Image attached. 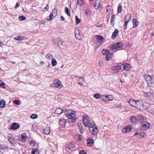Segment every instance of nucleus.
<instances>
[{
	"mask_svg": "<svg viewBox=\"0 0 154 154\" xmlns=\"http://www.w3.org/2000/svg\"><path fill=\"white\" fill-rule=\"evenodd\" d=\"M65 115L68 118L71 120V122L73 123L75 122L77 119L76 117V113L75 111L70 109L66 110L65 112Z\"/></svg>",
	"mask_w": 154,
	"mask_h": 154,
	"instance_id": "nucleus-1",
	"label": "nucleus"
},
{
	"mask_svg": "<svg viewBox=\"0 0 154 154\" xmlns=\"http://www.w3.org/2000/svg\"><path fill=\"white\" fill-rule=\"evenodd\" d=\"M146 104V103H143V101L141 100L137 101L135 107L138 110H143L146 109L148 107V105L145 106V105Z\"/></svg>",
	"mask_w": 154,
	"mask_h": 154,
	"instance_id": "nucleus-2",
	"label": "nucleus"
},
{
	"mask_svg": "<svg viewBox=\"0 0 154 154\" xmlns=\"http://www.w3.org/2000/svg\"><path fill=\"white\" fill-rule=\"evenodd\" d=\"M52 87L56 88L58 89H61L63 87L61 82L58 79L53 80V83L51 85Z\"/></svg>",
	"mask_w": 154,
	"mask_h": 154,
	"instance_id": "nucleus-3",
	"label": "nucleus"
},
{
	"mask_svg": "<svg viewBox=\"0 0 154 154\" xmlns=\"http://www.w3.org/2000/svg\"><path fill=\"white\" fill-rule=\"evenodd\" d=\"M144 77L149 86H152L154 85V82L152 79L151 76L146 74L144 75Z\"/></svg>",
	"mask_w": 154,
	"mask_h": 154,
	"instance_id": "nucleus-4",
	"label": "nucleus"
},
{
	"mask_svg": "<svg viewBox=\"0 0 154 154\" xmlns=\"http://www.w3.org/2000/svg\"><path fill=\"white\" fill-rule=\"evenodd\" d=\"M123 46L122 43V42H117L112 45L110 47L111 50H113L114 49H117L122 47Z\"/></svg>",
	"mask_w": 154,
	"mask_h": 154,
	"instance_id": "nucleus-5",
	"label": "nucleus"
},
{
	"mask_svg": "<svg viewBox=\"0 0 154 154\" xmlns=\"http://www.w3.org/2000/svg\"><path fill=\"white\" fill-rule=\"evenodd\" d=\"M91 119L87 115H84L82 117L83 122L85 126H88L89 123H91Z\"/></svg>",
	"mask_w": 154,
	"mask_h": 154,
	"instance_id": "nucleus-6",
	"label": "nucleus"
},
{
	"mask_svg": "<svg viewBox=\"0 0 154 154\" xmlns=\"http://www.w3.org/2000/svg\"><path fill=\"white\" fill-rule=\"evenodd\" d=\"M113 99V97L112 95L103 96L101 98V100L105 102L110 101Z\"/></svg>",
	"mask_w": 154,
	"mask_h": 154,
	"instance_id": "nucleus-7",
	"label": "nucleus"
},
{
	"mask_svg": "<svg viewBox=\"0 0 154 154\" xmlns=\"http://www.w3.org/2000/svg\"><path fill=\"white\" fill-rule=\"evenodd\" d=\"M122 70L128 71L130 69L131 66L130 64L128 63H126L125 65L122 64L121 65Z\"/></svg>",
	"mask_w": 154,
	"mask_h": 154,
	"instance_id": "nucleus-8",
	"label": "nucleus"
},
{
	"mask_svg": "<svg viewBox=\"0 0 154 154\" xmlns=\"http://www.w3.org/2000/svg\"><path fill=\"white\" fill-rule=\"evenodd\" d=\"M112 69L113 71V73H117L119 71L120 69L122 70L121 66H119L118 65H117L113 66V67Z\"/></svg>",
	"mask_w": 154,
	"mask_h": 154,
	"instance_id": "nucleus-9",
	"label": "nucleus"
},
{
	"mask_svg": "<svg viewBox=\"0 0 154 154\" xmlns=\"http://www.w3.org/2000/svg\"><path fill=\"white\" fill-rule=\"evenodd\" d=\"M89 130L91 133L94 135L96 134L97 133V129L96 125H95V127L94 128H89Z\"/></svg>",
	"mask_w": 154,
	"mask_h": 154,
	"instance_id": "nucleus-10",
	"label": "nucleus"
},
{
	"mask_svg": "<svg viewBox=\"0 0 154 154\" xmlns=\"http://www.w3.org/2000/svg\"><path fill=\"white\" fill-rule=\"evenodd\" d=\"M9 142L13 145L15 143V140L14 139L13 135L11 134H10L8 137Z\"/></svg>",
	"mask_w": 154,
	"mask_h": 154,
	"instance_id": "nucleus-11",
	"label": "nucleus"
},
{
	"mask_svg": "<svg viewBox=\"0 0 154 154\" xmlns=\"http://www.w3.org/2000/svg\"><path fill=\"white\" fill-rule=\"evenodd\" d=\"M87 145L89 146H92L94 144V140L91 137H89L87 140Z\"/></svg>",
	"mask_w": 154,
	"mask_h": 154,
	"instance_id": "nucleus-12",
	"label": "nucleus"
},
{
	"mask_svg": "<svg viewBox=\"0 0 154 154\" xmlns=\"http://www.w3.org/2000/svg\"><path fill=\"white\" fill-rule=\"evenodd\" d=\"M96 39L98 42L100 43L101 44L103 42V38L101 35H97L96 37Z\"/></svg>",
	"mask_w": 154,
	"mask_h": 154,
	"instance_id": "nucleus-13",
	"label": "nucleus"
},
{
	"mask_svg": "<svg viewBox=\"0 0 154 154\" xmlns=\"http://www.w3.org/2000/svg\"><path fill=\"white\" fill-rule=\"evenodd\" d=\"M101 2L100 0H96L95 2L94 7L96 9H97L100 7Z\"/></svg>",
	"mask_w": 154,
	"mask_h": 154,
	"instance_id": "nucleus-14",
	"label": "nucleus"
},
{
	"mask_svg": "<svg viewBox=\"0 0 154 154\" xmlns=\"http://www.w3.org/2000/svg\"><path fill=\"white\" fill-rule=\"evenodd\" d=\"M66 120L63 118H61L60 119V125L62 128H63L65 127L66 123Z\"/></svg>",
	"mask_w": 154,
	"mask_h": 154,
	"instance_id": "nucleus-15",
	"label": "nucleus"
},
{
	"mask_svg": "<svg viewBox=\"0 0 154 154\" xmlns=\"http://www.w3.org/2000/svg\"><path fill=\"white\" fill-rule=\"evenodd\" d=\"M19 139L20 141L25 142L27 139L26 135L25 134H23L20 137Z\"/></svg>",
	"mask_w": 154,
	"mask_h": 154,
	"instance_id": "nucleus-16",
	"label": "nucleus"
},
{
	"mask_svg": "<svg viewBox=\"0 0 154 154\" xmlns=\"http://www.w3.org/2000/svg\"><path fill=\"white\" fill-rule=\"evenodd\" d=\"M119 31L118 29H116L112 33L111 38L112 39H115L117 36Z\"/></svg>",
	"mask_w": 154,
	"mask_h": 154,
	"instance_id": "nucleus-17",
	"label": "nucleus"
},
{
	"mask_svg": "<svg viewBox=\"0 0 154 154\" xmlns=\"http://www.w3.org/2000/svg\"><path fill=\"white\" fill-rule=\"evenodd\" d=\"M149 123L146 122V123H144L141 125V128L143 129L146 130L149 128Z\"/></svg>",
	"mask_w": 154,
	"mask_h": 154,
	"instance_id": "nucleus-18",
	"label": "nucleus"
},
{
	"mask_svg": "<svg viewBox=\"0 0 154 154\" xmlns=\"http://www.w3.org/2000/svg\"><path fill=\"white\" fill-rule=\"evenodd\" d=\"M78 80H79L78 84L80 85L81 86H83L84 84L83 77H79V79Z\"/></svg>",
	"mask_w": 154,
	"mask_h": 154,
	"instance_id": "nucleus-19",
	"label": "nucleus"
},
{
	"mask_svg": "<svg viewBox=\"0 0 154 154\" xmlns=\"http://www.w3.org/2000/svg\"><path fill=\"white\" fill-rule=\"evenodd\" d=\"M43 133L46 135L49 134L50 133V128L49 127H46L43 130Z\"/></svg>",
	"mask_w": 154,
	"mask_h": 154,
	"instance_id": "nucleus-20",
	"label": "nucleus"
},
{
	"mask_svg": "<svg viewBox=\"0 0 154 154\" xmlns=\"http://www.w3.org/2000/svg\"><path fill=\"white\" fill-rule=\"evenodd\" d=\"M137 121H139L140 122H143L144 120L143 117L140 115H139L136 116Z\"/></svg>",
	"mask_w": 154,
	"mask_h": 154,
	"instance_id": "nucleus-21",
	"label": "nucleus"
},
{
	"mask_svg": "<svg viewBox=\"0 0 154 154\" xmlns=\"http://www.w3.org/2000/svg\"><path fill=\"white\" fill-rule=\"evenodd\" d=\"M128 102L131 106L135 107L137 101L133 99H131Z\"/></svg>",
	"mask_w": 154,
	"mask_h": 154,
	"instance_id": "nucleus-22",
	"label": "nucleus"
},
{
	"mask_svg": "<svg viewBox=\"0 0 154 154\" xmlns=\"http://www.w3.org/2000/svg\"><path fill=\"white\" fill-rule=\"evenodd\" d=\"M12 127L13 129L16 130L19 128V125L17 123H14L12 124Z\"/></svg>",
	"mask_w": 154,
	"mask_h": 154,
	"instance_id": "nucleus-23",
	"label": "nucleus"
},
{
	"mask_svg": "<svg viewBox=\"0 0 154 154\" xmlns=\"http://www.w3.org/2000/svg\"><path fill=\"white\" fill-rule=\"evenodd\" d=\"M130 122L133 124H134L137 121L136 117L134 116H133L131 117V118L130 119Z\"/></svg>",
	"mask_w": 154,
	"mask_h": 154,
	"instance_id": "nucleus-24",
	"label": "nucleus"
},
{
	"mask_svg": "<svg viewBox=\"0 0 154 154\" xmlns=\"http://www.w3.org/2000/svg\"><path fill=\"white\" fill-rule=\"evenodd\" d=\"M63 112V110L62 109L60 108H57L56 109L55 113L57 114H60L62 113Z\"/></svg>",
	"mask_w": 154,
	"mask_h": 154,
	"instance_id": "nucleus-25",
	"label": "nucleus"
},
{
	"mask_svg": "<svg viewBox=\"0 0 154 154\" xmlns=\"http://www.w3.org/2000/svg\"><path fill=\"white\" fill-rule=\"evenodd\" d=\"M78 127L79 128V130L80 133L82 134L83 133L84 131L83 128L81 124V123L79 124L78 123Z\"/></svg>",
	"mask_w": 154,
	"mask_h": 154,
	"instance_id": "nucleus-26",
	"label": "nucleus"
},
{
	"mask_svg": "<svg viewBox=\"0 0 154 154\" xmlns=\"http://www.w3.org/2000/svg\"><path fill=\"white\" fill-rule=\"evenodd\" d=\"M5 102L4 100H2L0 101V107L1 108H4L5 107Z\"/></svg>",
	"mask_w": 154,
	"mask_h": 154,
	"instance_id": "nucleus-27",
	"label": "nucleus"
},
{
	"mask_svg": "<svg viewBox=\"0 0 154 154\" xmlns=\"http://www.w3.org/2000/svg\"><path fill=\"white\" fill-rule=\"evenodd\" d=\"M25 38V37L23 36H17L15 38H14V39L17 41H21L22 40L24 39V38Z\"/></svg>",
	"mask_w": 154,
	"mask_h": 154,
	"instance_id": "nucleus-28",
	"label": "nucleus"
},
{
	"mask_svg": "<svg viewBox=\"0 0 154 154\" xmlns=\"http://www.w3.org/2000/svg\"><path fill=\"white\" fill-rule=\"evenodd\" d=\"M102 52L103 54L107 55L109 54L110 51L107 49H103Z\"/></svg>",
	"mask_w": 154,
	"mask_h": 154,
	"instance_id": "nucleus-29",
	"label": "nucleus"
},
{
	"mask_svg": "<svg viewBox=\"0 0 154 154\" xmlns=\"http://www.w3.org/2000/svg\"><path fill=\"white\" fill-rule=\"evenodd\" d=\"M84 12L87 16H88L91 14V11L89 9H85L84 11Z\"/></svg>",
	"mask_w": 154,
	"mask_h": 154,
	"instance_id": "nucleus-30",
	"label": "nucleus"
},
{
	"mask_svg": "<svg viewBox=\"0 0 154 154\" xmlns=\"http://www.w3.org/2000/svg\"><path fill=\"white\" fill-rule=\"evenodd\" d=\"M46 58L48 60H51L53 59V55L50 54H48L46 55Z\"/></svg>",
	"mask_w": 154,
	"mask_h": 154,
	"instance_id": "nucleus-31",
	"label": "nucleus"
},
{
	"mask_svg": "<svg viewBox=\"0 0 154 154\" xmlns=\"http://www.w3.org/2000/svg\"><path fill=\"white\" fill-rule=\"evenodd\" d=\"M131 15L130 14H127L125 17V20H127L129 21V19L131 18Z\"/></svg>",
	"mask_w": 154,
	"mask_h": 154,
	"instance_id": "nucleus-32",
	"label": "nucleus"
},
{
	"mask_svg": "<svg viewBox=\"0 0 154 154\" xmlns=\"http://www.w3.org/2000/svg\"><path fill=\"white\" fill-rule=\"evenodd\" d=\"M94 97L96 99H99L100 98H101L102 97V96L98 93H96L94 94Z\"/></svg>",
	"mask_w": 154,
	"mask_h": 154,
	"instance_id": "nucleus-33",
	"label": "nucleus"
},
{
	"mask_svg": "<svg viewBox=\"0 0 154 154\" xmlns=\"http://www.w3.org/2000/svg\"><path fill=\"white\" fill-rule=\"evenodd\" d=\"M55 17V16H54L53 14L51 13L49 16V18L48 19V17L47 18H46V19L48 21H50L51 20Z\"/></svg>",
	"mask_w": 154,
	"mask_h": 154,
	"instance_id": "nucleus-34",
	"label": "nucleus"
},
{
	"mask_svg": "<svg viewBox=\"0 0 154 154\" xmlns=\"http://www.w3.org/2000/svg\"><path fill=\"white\" fill-rule=\"evenodd\" d=\"M83 37V35L82 33L79 32L78 35V39L81 40Z\"/></svg>",
	"mask_w": 154,
	"mask_h": 154,
	"instance_id": "nucleus-35",
	"label": "nucleus"
},
{
	"mask_svg": "<svg viewBox=\"0 0 154 154\" xmlns=\"http://www.w3.org/2000/svg\"><path fill=\"white\" fill-rule=\"evenodd\" d=\"M95 125H96L94 123H91V122L90 123H89L88 124V126H86V127H88L89 128H94V126H95Z\"/></svg>",
	"mask_w": 154,
	"mask_h": 154,
	"instance_id": "nucleus-36",
	"label": "nucleus"
},
{
	"mask_svg": "<svg viewBox=\"0 0 154 154\" xmlns=\"http://www.w3.org/2000/svg\"><path fill=\"white\" fill-rule=\"evenodd\" d=\"M75 147L74 143H69L68 144V148L69 149Z\"/></svg>",
	"mask_w": 154,
	"mask_h": 154,
	"instance_id": "nucleus-37",
	"label": "nucleus"
},
{
	"mask_svg": "<svg viewBox=\"0 0 154 154\" xmlns=\"http://www.w3.org/2000/svg\"><path fill=\"white\" fill-rule=\"evenodd\" d=\"M70 6L71 8L74 9L75 11H76V8H77V5L75 4V5H74L73 4V2H72L71 3Z\"/></svg>",
	"mask_w": 154,
	"mask_h": 154,
	"instance_id": "nucleus-38",
	"label": "nucleus"
},
{
	"mask_svg": "<svg viewBox=\"0 0 154 154\" xmlns=\"http://www.w3.org/2000/svg\"><path fill=\"white\" fill-rule=\"evenodd\" d=\"M51 60L52 65L54 66H56L57 64V62L56 60L55 59H53Z\"/></svg>",
	"mask_w": 154,
	"mask_h": 154,
	"instance_id": "nucleus-39",
	"label": "nucleus"
},
{
	"mask_svg": "<svg viewBox=\"0 0 154 154\" xmlns=\"http://www.w3.org/2000/svg\"><path fill=\"white\" fill-rule=\"evenodd\" d=\"M133 27L134 28H135L137 26V23H138L137 20L135 19L134 18L133 20Z\"/></svg>",
	"mask_w": 154,
	"mask_h": 154,
	"instance_id": "nucleus-40",
	"label": "nucleus"
},
{
	"mask_svg": "<svg viewBox=\"0 0 154 154\" xmlns=\"http://www.w3.org/2000/svg\"><path fill=\"white\" fill-rule=\"evenodd\" d=\"M51 13L53 14L54 16H56L57 14V10L56 9L54 8L52 10Z\"/></svg>",
	"mask_w": 154,
	"mask_h": 154,
	"instance_id": "nucleus-41",
	"label": "nucleus"
},
{
	"mask_svg": "<svg viewBox=\"0 0 154 154\" xmlns=\"http://www.w3.org/2000/svg\"><path fill=\"white\" fill-rule=\"evenodd\" d=\"M38 154V149L37 148H35L33 149L32 150V154Z\"/></svg>",
	"mask_w": 154,
	"mask_h": 154,
	"instance_id": "nucleus-42",
	"label": "nucleus"
},
{
	"mask_svg": "<svg viewBox=\"0 0 154 154\" xmlns=\"http://www.w3.org/2000/svg\"><path fill=\"white\" fill-rule=\"evenodd\" d=\"M65 13L67 14L68 16L70 15V11L69 10L68 8L66 7L64 10Z\"/></svg>",
	"mask_w": 154,
	"mask_h": 154,
	"instance_id": "nucleus-43",
	"label": "nucleus"
},
{
	"mask_svg": "<svg viewBox=\"0 0 154 154\" xmlns=\"http://www.w3.org/2000/svg\"><path fill=\"white\" fill-rule=\"evenodd\" d=\"M122 9V7L121 5L118 6L117 9V13H120L121 12Z\"/></svg>",
	"mask_w": 154,
	"mask_h": 154,
	"instance_id": "nucleus-44",
	"label": "nucleus"
},
{
	"mask_svg": "<svg viewBox=\"0 0 154 154\" xmlns=\"http://www.w3.org/2000/svg\"><path fill=\"white\" fill-rule=\"evenodd\" d=\"M57 43H58V45L59 44L62 45L63 43V40L61 38H58L57 39Z\"/></svg>",
	"mask_w": 154,
	"mask_h": 154,
	"instance_id": "nucleus-45",
	"label": "nucleus"
},
{
	"mask_svg": "<svg viewBox=\"0 0 154 154\" xmlns=\"http://www.w3.org/2000/svg\"><path fill=\"white\" fill-rule=\"evenodd\" d=\"M131 129V128L130 126H128L126 128V131H125L127 132H130Z\"/></svg>",
	"mask_w": 154,
	"mask_h": 154,
	"instance_id": "nucleus-46",
	"label": "nucleus"
},
{
	"mask_svg": "<svg viewBox=\"0 0 154 154\" xmlns=\"http://www.w3.org/2000/svg\"><path fill=\"white\" fill-rule=\"evenodd\" d=\"M26 18V17L24 16H21L19 17V20L21 21L25 20Z\"/></svg>",
	"mask_w": 154,
	"mask_h": 154,
	"instance_id": "nucleus-47",
	"label": "nucleus"
},
{
	"mask_svg": "<svg viewBox=\"0 0 154 154\" xmlns=\"http://www.w3.org/2000/svg\"><path fill=\"white\" fill-rule=\"evenodd\" d=\"M38 116L35 114H33L31 115L30 116V118L32 119H35L37 118Z\"/></svg>",
	"mask_w": 154,
	"mask_h": 154,
	"instance_id": "nucleus-48",
	"label": "nucleus"
},
{
	"mask_svg": "<svg viewBox=\"0 0 154 154\" xmlns=\"http://www.w3.org/2000/svg\"><path fill=\"white\" fill-rule=\"evenodd\" d=\"M112 8V7L111 6H109V5H107L106 7V11L107 12H109V11H110L111 9Z\"/></svg>",
	"mask_w": 154,
	"mask_h": 154,
	"instance_id": "nucleus-49",
	"label": "nucleus"
},
{
	"mask_svg": "<svg viewBox=\"0 0 154 154\" xmlns=\"http://www.w3.org/2000/svg\"><path fill=\"white\" fill-rule=\"evenodd\" d=\"M52 43L53 44V45L55 46H58V44L57 43V42H56V41L54 40H52Z\"/></svg>",
	"mask_w": 154,
	"mask_h": 154,
	"instance_id": "nucleus-50",
	"label": "nucleus"
},
{
	"mask_svg": "<svg viewBox=\"0 0 154 154\" xmlns=\"http://www.w3.org/2000/svg\"><path fill=\"white\" fill-rule=\"evenodd\" d=\"M83 4V0H78V4H80L81 5H82Z\"/></svg>",
	"mask_w": 154,
	"mask_h": 154,
	"instance_id": "nucleus-51",
	"label": "nucleus"
},
{
	"mask_svg": "<svg viewBox=\"0 0 154 154\" xmlns=\"http://www.w3.org/2000/svg\"><path fill=\"white\" fill-rule=\"evenodd\" d=\"M13 103L14 104L17 105H19L20 104V102L18 100H14L13 102Z\"/></svg>",
	"mask_w": 154,
	"mask_h": 154,
	"instance_id": "nucleus-52",
	"label": "nucleus"
},
{
	"mask_svg": "<svg viewBox=\"0 0 154 154\" xmlns=\"http://www.w3.org/2000/svg\"><path fill=\"white\" fill-rule=\"evenodd\" d=\"M111 57L112 56H111V55L106 56V60H110L112 58Z\"/></svg>",
	"mask_w": 154,
	"mask_h": 154,
	"instance_id": "nucleus-53",
	"label": "nucleus"
},
{
	"mask_svg": "<svg viewBox=\"0 0 154 154\" xmlns=\"http://www.w3.org/2000/svg\"><path fill=\"white\" fill-rule=\"evenodd\" d=\"M135 135L136 137H138V138L141 137V135L139 133H138L137 132H136Z\"/></svg>",
	"mask_w": 154,
	"mask_h": 154,
	"instance_id": "nucleus-54",
	"label": "nucleus"
},
{
	"mask_svg": "<svg viewBox=\"0 0 154 154\" xmlns=\"http://www.w3.org/2000/svg\"><path fill=\"white\" fill-rule=\"evenodd\" d=\"M79 154H87V153L86 151L83 150L79 152Z\"/></svg>",
	"mask_w": 154,
	"mask_h": 154,
	"instance_id": "nucleus-55",
	"label": "nucleus"
},
{
	"mask_svg": "<svg viewBox=\"0 0 154 154\" xmlns=\"http://www.w3.org/2000/svg\"><path fill=\"white\" fill-rule=\"evenodd\" d=\"M143 94L144 96L146 98H148L149 97L148 92H144Z\"/></svg>",
	"mask_w": 154,
	"mask_h": 154,
	"instance_id": "nucleus-56",
	"label": "nucleus"
},
{
	"mask_svg": "<svg viewBox=\"0 0 154 154\" xmlns=\"http://www.w3.org/2000/svg\"><path fill=\"white\" fill-rule=\"evenodd\" d=\"M0 87L4 89L5 88V83L4 82H3V83H1V84H0Z\"/></svg>",
	"mask_w": 154,
	"mask_h": 154,
	"instance_id": "nucleus-57",
	"label": "nucleus"
},
{
	"mask_svg": "<svg viewBox=\"0 0 154 154\" xmlns=\"http://www.w3.org/2000/svg\"><path fill=\"white\" fill-rule=\"evenodd\" d=\"M78 137L79 138V140L81 141L82 140L83 137L82 136L79 134H78Z\"/></svg>",
	"mask_w": 154,
	"mask_h": 154,
	"instance_id": "nucleus-58",
	"label": "nucleus"
},
{
	"mask_svg": "<svg viewBox=\"0 0 154 154\" xmlns=\"http://www.w3.org/2000/svg\"><path fill=\"white\" fill-rule=\"evenodd\" d=\"M114 23L115 22H114V20H113L112 19L111 20L110 24L112 25V26H114Z\"/></svg>",
	"mask_w": 154,
	"mask_h": 154,
	"instance_id": "nucleus-59",
	"label": "nucleus"
},
{
	"mask_svg": "<svg viewBox=\"0 0 154 154\" xmlns=\"http://www.w3.org/2000/svg\"><path fill=\"white\" fill-rule=\"evenodd\" d=\"M30 144L31 145H32V144H33V146H34L35 145V142H34L33 141H31L30 143Z\"/></svg>",
	"mask_w": 154,
	"mask_h": 154,
	"instance_id": "nucleus-60",
	"label": "nucleus"
},
{
	"mask_svg": "<svg viewBox=\"0 0 154 154\" xmlns=\"http://www.w3.org/2000/svg\"><path fill=\"white\" fill-rule=\"evenodd\" d=\"M48 8H49V6H48V5L46 6V7L43 9V11H45V10L47 9L48 10Z\"/></svg>",
	"mask_w": 154,
	"mask_h": 154,
	"instance_id": "nucleus-61",
	"label": "nucleus"
},
{
	"mask_svg": "<svg viewBox=\"0 0 154 154\" xmlns=\"http://www.w3.org/2000/svg\"><path fill=\"white\" fill-rule=\"evenodd\" d=\"M128 22V21L127 20H125L124 25L127 26Z\"/></svg>",
	"mask_w": 154,
	"mask_h": 154,
	"instance_id": "nucleus-62",
	"label": "nucleus"
},
{
	"mask_svg": "<svg viewBox=\"0 0 154 154\" xmlns=\"http://www.w3.org/2000/svg\"><path fill=\"white\" fill-rule=\"evenodd\" d=\"M150 97L152 100L154 99V94L152 93L150 96Z\"/></svg>",
	"mask_w": 154,
	"mask_h": 154,
	"instance_id": "nucleus-63",
	"label": "nucleus"
},
{
	"mask_svg": "<svg viewBox=\"0 0 154 154\" xmlns=\"http://www.w3.org/2000/svg\"><path fill=\"white\" fill-rule=\"evenodd\" d=\"M19 5L20 4H19L18 2H17L15 8L16 9L17 8L19 7Z\"/></svg>",
	"mask_w": 154,
	"mask_h": 154,
	"instance_id": "nucleus-64",
	"label": "nucleus"
}]
</instances>
